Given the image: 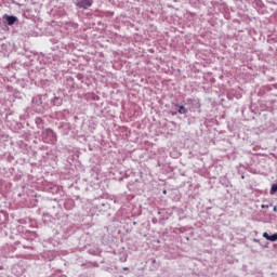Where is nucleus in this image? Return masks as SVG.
Returning <instances> with one entry per match:
<instances>
[{
	"mask_svg": "<svg viewBox=\"0 0 277 277\" xmlns=\"http://www.w3.org/2000/svg\"><path fill=\"white\" fill-rule=\"evenodd\" d=\"M163 194H167V190H163Z\"/></svg>",
	"mask_w": 277,
	"mask_h": 277,
	"instance_id": "obj_8",
	"label": "nucleus"
},
{
	"mask_svg": "<svg viewBox=\"0 0 277 277\" xmlns=\"http://www.w3.org/2000/svg\"><path fill=\"white\" fill-rule=\"evenodd\" d=\"M16 21H18V18L16 16H10V15L6 16L8 25H14V23H16Z\"/></svg>",
	"mask_w": 277,
	"mask_h": 277,
	"instance_id": "obj_4",
	"label": "nucleus"
},
{
	"mask_svg": "<svg viewBox=\"0 0 277 277\" xmlns=\"http://www.w3.org/2000/svg\"><path fill=\"white\" fill-rule=\"evenodd\" d=\"M153 263H157V260H154Z\"/></svg>",
	"mask_w": 277,
	"mask_h": 277,
	"instance_id": "obj_6",
	"label": "nucleus"
},
{
	"mask_svg": "<svg viewBox=\"0 0 277 277\" xmlns=\"http://www.w3.org/2000/svg\"><path fill=\"white\" fill-rule=\"evenodd\" d=\"M93 3H94V0H79L77 3V8H80L82 10H88L89 8H92Z\"/></svg>",
	"mask_w": 277,
	"mask_h": 277,
	"instance_id": "obj_1",
	"label": "nucleus"
},
{
	"mask_svg": "<svg viewBox=\"0 0 277 277\" xmlns=\"http://www.w3.org/2000/svg\"><path fill=\"white\" fill-rule=\"evenodd\" d=\"M43 133H45V135H48L49 137H52V140H57V135L51 128L45 129Z\"/></svg>",
	"mask_w": 277,
	"mask_h": 277,
	"instance_id": "obj_2",
	"label": "nucleus"
},
{
	"mask_svg": "<svg viewBox=\"0 0 277 277\" xmlns=\"http://www.w3.org/2000/svg\"><path fill=\"white\" fill-rule=\"evenodd\" d=\"M179 114H187V108H185V106H180Z\"/></svg>",
	"mask_w": 277,
	"mask_h": 277,
	"instance_id": "obj_5",
	"label": "nucleus"
},
{
	"mask_svg": "<svg viewBox=\"0 0 277 277\" xmlns=\"http://www.w3.org/2000/svg\"><path fill=\"white\" fill-rule=\"evenodd\" d=\"M123 269H124V272H127L129 268L126 267V268H123Z\"/></svg>",
	"mask_w": 277,
	"mask_h": 277,
	"instance_id": "obj_7",
	"label": "nucleus"
},
{
	"mask_svg": "<svg viewBox=\"0 0 277 277\" xmlns=\"http://www.w3.org/2000/svg\"><path fill=\"white\" fill-rule=\"evenodd\" d=\"M263 237L264 239H267V241H277V233L269 236V234H267V232L263 233Z\"/></svg>",
	"mask_w": 277,
	"mask_h": 277,
	"instance_id": "obj_3",
	"label": "nucleus"
}]
</instances>
